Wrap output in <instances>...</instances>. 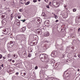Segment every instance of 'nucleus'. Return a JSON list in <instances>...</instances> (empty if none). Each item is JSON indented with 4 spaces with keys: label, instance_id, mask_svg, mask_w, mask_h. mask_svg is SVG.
I'll use <instances>...</instances> for the list:
<instances>
[{
    "label": "nucleus",
    "instance_id": "1",
    "mask_svg": "<svg viewBox=\"0 0 80 80\" xmlns=\"http://www.w3.org/2000/svg\"><path fill=\"white\" fill-rule=\"evenodd\" d=\"M52 4L54 7H60V3L57 2L53 1L52 2Z\"/></svg>",
    "mask_w": 80,
    "mask_h": 80
},
{
    "label": "nucleus",
    "instance_id": "2",
    "mask_svg": "<svg viewBox=\"0 0 80 80\" xmlns=\"http://www.w3.org/2000/svg\"><path fill=\"white\" fill-rule=\"evenodd\" d=\"M14 45L13 42L12 41H11L10 42H8L7 44V46L9 48H12Z\"/></svg>",
    "mask_w": 80,
    "mask_h": 80
},
{
    "label": "nucleus",
    "instance_id": "3",
    "mask_svg": "<svg viewBox=\"0 0 80 80\" xmlns=\"http://www.w3.org/2000/svg\"><path fill=\"white\" fill-rule=\"evenodd\" d=\"M57 55V52L56 51H53L52 52L51 54V56L52 57H55Z\"/></svg>",
    "mask_w": 80,
    "mask_h": 80
},
{
    "label": "nucleus",
    "instance_id": "4",
    "mask_svg": "<svg viewBox=\"0 0 80 80\" xmlns=\"http://www.w3.org/2000/svg\"><path fill=\"white\" fill-rule=\"evenodd\" d=\"M46 56H47L46 54H41L39 56V58H41L42 60V59H45V58H46Z\"/></svg>",
    "mask_w": 80,
    "mask_h": 80
},
{
    "label": "nucleus",
    "instance_id": "5",
    "mask_svg": "<svg viewBox=\"0 0 80 80\" xmlns=\"http://www.w3.org/2000/svg\"><path fill=\"white\" fill-rule=\"evenodd\" d=\"M35 19L36 20V23H37L38 24L42 22V20L40 18H36Z\"/></svg>",
    "mask_w": 80,
    "mask_h": 80
},
{
    "label": "nucleus",
    "instance_id": "6",
    "mask_svg": "<svg viewBox=\"0 0 80 80\" xmlns=\"http://www.w3.org/2000/svg\"><path fill=\"white\" fill-rule=\"evenodd\" d=\"M8 31H7L6 29H4L2 31V33L3 34H4V35H8Z\"/></svg>",
    "mask_w": 80,
    "mask_h": 80
},
{
    "label": "nucleus",
    "instance_id": "7",
    "mask_svg": "<svg viewBox=\"0 0 80 80\" xmlns=\"http://www.w3.org/2000/svg\"><path fill=\"white\" fill-rule=\"evenodd\" d=\"M44 24L46 26H47V27L50 26V23H49V21L48 20H46L44 22Z\"/></svg>",
    "mask_w": 80,
    "mask_h": 80
},
{
    "label": "nucleus",
    "instance_id": "8",
    "mask_svg": "<svg viewBox=\"0 0 80 80\" xmlns=\"http://www.w3.org/2000/svg\"><path fill=\"white\" fill-rule=\"evenodd\" d=\"M7 23V20H3L2 22V25H6V23Z\"/></svg>",
    "mask_w": 80,
    "mask_h": 80
},
{
    "label": "nucleus",
    "instance_id": "9",
    "mask_svg": "<svg viewBox=\"0 0 80 80\" xmlns=\"http://www.w3.org/2000/svg\"><path fill=\"white\" fill-rule=\"evenodd\" d=\"M36 32L38 33H42V30L40 29H38L36 30Z\"/></svg>",
    "mask_w": 80,
    "mask_h": 80
},
{
    "label": "nucleus",
    "instance_id": "10",
    "mask_svg": "<svg viewBox=\"0 0 80 80\" xmlns=\"http://www.w3.org/2000/svg\"><path fill=\"white\" fill-rule=\"evenodd\" d=\"M50 35V34L48 32H45L44 35V37H48V36H49V35Z\"/></svg>",
    "mask_w": 80,
    "mask_h": 80
},
{
    "label": "nucleus",
    "instance_id": "11",
    "mask_svg": "<svg viewBox=\"0 0 80 80\" xmlns=\"http://www.w3.org/2000/svg\"><path fill=\"white\" fill-rule=\"evenodd\" d=\"M2 17L3 18H7V14L3 13L2 14Z\"/></svg>",
    "mask_w": 80,
    "mask_h": 80
},
{
    "label": "nucleus",
    "instance_id": "12",
    "mask_svg": "<svg viewBox=\"0 0 80 80\" xmlns=\"http://www.w3.org/2000/svg\"><path fill=\"white\" fill-rule=\"evenodd\" d=\"M44 60L46 62H49V59L47 58H45V59H44Z\"/></svg>",
    "mask_w": 80,
    "mask_h": 80
},
{
    "label": "nucleus",
    "instance_id": "13",
    "mask_svg": "<svg viewBox=\"0 0 80 80\" xmlns=\"http://www.w3.org/2000/svg\"><path fill=\"white\" fill-rule=\"evenodd\" d=\"M25 0H21L20 1V3H22V4H24L25 3Z\"/></svg>",
    "mask_w": 80,
    "mask_h": 80
},
{
    "label": "nucleus",
    "instance_id": "14",
    "mask_svg": "<svg viewBox=\"0 0 80 80\" xmlns=\"http://www.w3.org/2000/svg\"><path fill=\"white\" fill-rule=\"evenodd\" d=\"M26 30V28L25 27H24L22 28L21 29V31L22 32H25Z\"/></svg>",
    "mask_w": 80,
    "mask_h": 80
},
{
    "label": "nucleus",
    "instance_id": "15",
    "mask_svg": "<svg viewBox=\"0 0 80 80\" xmlns=\"http://www.w3.org/2000/svg\"><path fill=\"white\" fill-rule=\"evenodd\" d=\"M17 21H16V23L17 25H19L20 24V21H18V20H17Z\"/></svg>",
    "mask_w": 80,
    "mask_h": 80
},
{
    "label": "nucleus",
    "instance_id": "16",
    "mask_svg": "<svg viewBox=\"0 0 80 80\" xmlns=\"http://www.w3.org/2000/svg\"><path fill=\"white\" fill-rule=\"evenodd\" d=\"M7 55H5L4 56H3L2 57V60H5V59H7Z\"/></svg>",
    "mask_w": 80,
    "mask_h": 80
},
{
    "label": "nucleus",
    "instance_id": "17",
    "mask_svg": "<svg viewBox=\"0 0 80 80\" xmlns=\"http://www.w3.org/2000/svg\"><path fill=\"white\" fill-rule=\"evenodd\" d=\"M23 57L24 58L27 57V53H26V52H24V54H23Z\"/></svg>",
    "mask_w": 80,
    "mask_h": 80
},
{
    "label": "nucleus",
    "instance_id": "18",
    "mask_svg": "<svg viewBox=\"0 0 80 80\" xmlns=\"http://www.w3.org/2000/svg\"><path fill=\"white\" fill-rule=\"evenodd\" d=\"M20 37L21 38H25V35L24 34H21L20 35Z\"/></svg>",
    "mask_w": 80,
    "mask_h": 80
},
{
    "label": "nucleus",
    "instance_id": "19",
    "mask_svg": "<svg viewBox=\"0 0 80 80\" xmlns=\"http://www.w3.org/2000/svg\"><path fill=\"white\" fill-rule=\"evenodd\" d=\"M13 58H17V56H16L15 54L13 55Z\"/></svg>",
    "mask_w": 80,
    "mask_h": 80
},
{
    "label": "nucleus",
    "instance_id": "20",
    "mask_svg": "<svg viewBox=\"0 0 80 80\" xmlns=\"http://www.w3.org/2000/svg\"><path fill=\"white\" fill-rule=\"evenodd\" d=\"M7 11H8V12H11V10L10 9V8H7Z\"/></svg>",
    "mask_w": 80,
    "mask_h": 80
},
{
    "label": "nucleus",
    "instance_id": "21",
    "mask_svg": "<svg viewBox=\"0 0 80 80\" xmlns=\"http://www.w3.org/2000/svg\"><path fill=\"white\" fill-rule=\"evenodd\" d=\"M54 15L55 16V18L56 19H57V18H58V16H57L55 14H54Z\"/></svg>",
    "mask_w": 80,
    "mask_h": 80
},
{
    "label": "nucleus",
    "instance_id": "22",
    "mask_svg": "<svg viewBox=\"0 0 80 80\" xmlns=\"http://www.w3.org/2000/svg\"><path fill=\"white\" fill-rule=\"evenodd\" d=\"M53 78H48V80H52Z\"/></svg>",
    "mask_w": 80,
    "mask_h": 80
},
{
    "label": "nucleus",
    "instance_id": "23",
    "mask_svg": "<svg viewBox=\"0 0 80 80\" xmlns=\"http://www.w3.org/2000/svg\"><path fill=\"white\" fill-rule=\"evenodd\" d=\"M29 3H30V2L28 1L27 2L25 3V5H28L29 4Z\"/></svg>",
    "mask_w": 80,
    "mask_h": 80
},
{
    "label": "nucleus",
    "instance_id": "24",
    "mask_svg": "<svg viewBox=\"0 0 80 80\" xmlns=\"http://www.w3.org/2000/svg\"><path fill=\"white\" fill-rule=\"evenodd\" d=\"M20 21H22V22H25L26 21V20H25V19H24L23 20H20Z\"/></svg>",
    "mask_w": 80,
    "mask_h": 80
},
{
    "label": "nucleus",
    "instance_id": "25",
    "mask_svg": "<svg viewBox=\"0 0 80 80\" xmlns=\"http://www.w3.org/2000/svg\"><path fill=\"white\" fill-rule=\"evenodd\" d=\"M76 11H77V9L75 8H74L73 9V12H76Z\"/></svg>",
    "mask_w": 80,
    "mask_h": 80
},
{
    "label": "nucleus",
    "instance_id": "26",
    "mask_svg": "<svg viewBox=\"0 0 80 80\" xmlns=\"http://www.w3.org/2000/svg\"><path fill=\"white\" fill-rule=\"evenodd\" d=\"M78 22H80V16L79 17H78Z\"/></svg>",
    "mask_w": 80,
    "mask_h": 80
},
{
    "label": "nucleus",
    "instance_id": "27",
    "mask_svg": "<svg viewBox=\"0 0 80 80\" xmlns=\"http://www.w3.org/2000/svg\"><path fill=\"white\" fill-rule=\"evenodd\" d=\"M17 66H18V67H20V64L19 63H18L17 64Z\"/></svg>",
    "mask_w": 80,
    "mask_h": 80
},
{
    "label": "nucleus",
    "instance_id": "28",
    "mask_svg": "<svg viewBox=\"0 0 80 80\" xmlns=\"http://www.w3.org/2000/svg\"><path fill=\"white\" fill-rule=\"evenodd\" d=\"M2 57V54H0V59H1Z\"/></svg>",
    "mask_w": 80,
    "mask_h": 80
},
{
    "label": "nucleus",
    "instance_id": "29",
    "mask_svg": "<svg viewBox=\"0 0 80 80\" xmlns=\"http://www.w3.org/2000/svg\"><path fill=\"white\" fill-rule=\"evenodd\" d=\"M37 2V0H33V2H34V3H35L36 2Z\"/></svg>",
    "mask_w": 80,
    "mask_h": 80
},
{
    "label": "nucleus",
    "instance_id": "30",
    "mask_svg": "<svg viewBox=\"0 0 80 80\" xmlns=\"http://www.w3.org/2000/svg\"><path fill=\"white\" fill-rule=\"evenodd\" d=\"M35 70H37V69H38V67H37V66H36V67H35Z\"/></svg>",
    "mask_w": 80,
    "mask_h": 80
},
{
    "label": "nucleus",
    "instance_id": "31",
    "mask_svg": "<svg viewBox=\"0 0 80 80\" xmlns=\"http://www.w3.org/2000/svg\"><path fill=\"white\" fill-rule=\"evenodd\" d=\"M45 13H42V16H43V17H44V16H45Z\"/></svg>",
    "mask_w": 80,
    "mask_h": 80
},
{
    "label": "nucleus",
    "instance_id": "32",
    "mask_svg": "<svg viewBox=\"0 0 80 80\" xmlns=\"http://www.w3.org/2000/svg\"><path fill=\"white\" fill-rule=\"evenodd\" d=\"M15 74L16 75H18V74H19V72H16Z\"/></svg>",
    "mask_w": 80,
    "mask_h": 80
},
{
    "label": "nucleus",
    "instance_id": "33",
    "mask_svg": "<svg viewBox=\"0 0 80 80\" xmlns=\"http://www.w3.org/2000/svg\"><path fill=\"white\" fill-rule=\"evenodd\" d=\"M8 58H10V54H9L8 56Z\"/></svg>",
    "mask_w": 80,
    "mask_h": 80
},
{
    "label": "nucleus",
    "instance_id": "34",
    "mask_svg": "<svg viewBox=\"0 0 80 80\" xmlns=\"http://www.w3.org/2000/svg\"><path fill=\"white\" fill-rule=\"evenodd\" d=\"M57 80V78H53L52 79V80Z\"/></svg>",
    "mask_w": 80,
    "mask_h": 80
},
{
    "label": "nucleus",
    "instance_id": "35",
    "mask_svg": "<svg viewBox=\"0 0 80 80\" xmlns=\"http://www.w3.org/2000/svg\"><path fill=\"white\" fill-rule=\"evenodd\" d=\"M0 66H1V67H2V68H3V64H2V65H1Z\"/></svg>",
    "mask_w": 80,
    "mask_h": 80
},
{
    "label": "nucleus",
    "instance_id": "36",
    "mask_svg": "<svg viewBox=\"0 0 80 80\" xmlns=\"http://www.w3.org/2000/svg\"><path fill=\"white\" fill-rule=\"evenodd\" d=\"M67 71H66L64 72L63 73L64 76H65V72H67Z\"/></svg>",
    "mask_w": 80,
    "mask_h": 80
},
{
    "label": "nucleus",
    "instance_id": "37",
    "mask_svg": "<svg viewBox=\"0 0 80 80\" xmlns=\"http://www.w3.org/2000/svg\"><path fill=\"white\" fill-rule=\"evenodd\" d=\"M26 72H24L23 73V75L25 76V75H26Z\"/></svg>",
    "mask_w": 80,
    "mask_h": 80
},
{
    "label": "nucleus",
    "instance_id": "38",
    "mask_svg": "<svg viewBox=\"0 0 80 80\" xmlns=\"http://www.w3.org/2000/svg\"><path fill=\"white\" fill-rule=\"evenodd\" d=\"M21 75L22 76V77L24 76L23 75V73H22V72H21Z\"/></svg>",
    "mask_w": 80,
    "mask_h": 80
},
{
    "label": "nucleus",
    "instance_id": "39",
    "mask_svg": "<svg viewBox=\"0 0 80 80\" xmlns=\"http://www.w3.org/2000/svg\"><path fill=\"white\" fill-rule=\"evenodd\" d=\"M46 7L48 8H50V7H49V6L48 5Z\"/></svg>",
    "mask_w": 80,
    "mask_h": 80
},
{
    "label": "nucleus",
    "instance_id": "40",
    "mask_svg": "<svg viewBox=\"0 0 80 80\" xmlns=\"http://www.w3.org/2000/svg\"><path fill=\"white\" fill-rule=\"evenodd\" d=\"M8 62H11V61H12V59H8Z\"/></svg>",
    "mask_w": 80,
    "mask_h": 80
},
{
    "label": "nucleus",
    "instance_id": "41",
    "mask_svg": "<svg viewBox=\"0 0 80 80\" xmlns=\"http://www.w3.org/2000/svg\"><path fill=\"white\" fill-rule=\"evenodd\" d=\"M29 52H32V50H29Z\"/></svg>",
    "mask_w": 80,
    "mask_h": 80
},
{
    "label": "nucleus",
    "instance_id": "42",
    "mask_svg": "<svg viewBox=\"0 0 80 80\" xmlns=\"http://www.w3.org/2000/svg\"><path fill=\"white\" fill-rule=\"evenodd\" d=\"M31 54L30 55V54H29V55H28V57H31Z\"/></svg>",
    "mask_w": 80,
    "mask_h": 80
},
{
    "label": "nucleus",
    "instance_id": "43",
    "mask_svg": "<svg viewBox=\"0 0 80 80\" xmlns=\"http://www.w3.org/2000/svg\"><path fill=\"white\" fill-rule=\"evenodd\" d=\"M58 22V20H56L55 22L56 23H57V22Z\"/></svg>",
    "mask_w": 80,
    "mask_h": 80
},
{
    "label": "nucleus",
    "instance_id": "44",
    "mask_svg": "<svg viewBox=\"0 0 80 80\" xmlns=\"http://www.w3.org/2000/svg\"><path fill=\"white\" fill-rule=\"evenodd\" d=\"M11 20H12V19L13 17L12 16H11Z\"/></svg>",
    "mask_w": 80,
    "mask_h": 80
},
{
    "label": "nucleus",
    "instance_id": "45",
    "mask_svg": "<svg viewBox=\"0 0 80 80\" xmlns=\"http://www.w3.org/2000/svg\"><path fill=\"white\" fill-rule=\"evenodd\" d=\"M18 18H19V19L21 18V17L20 16H18Z\"/></svg>",
    "mask_w": 80,
    "mask_h": 80
},
{
    "label": "nucleus",
    "instance_id": "46",
    "mask_svg": "<svg viewBox=\"0 0 80 80\" xmlns=\"http://www.w3.org/2000/svg\"><path fill=\"white\" fill-rule=\"evenodd\" d=\"M78 57H79V58H80V54H78Z\"/></svg>",
    "mask_w": 80,
    "mask_h": 80
},
{
    "label": "nucleus",
    "instance_id": "47",
    "mask_svg": "<svg viewBox=\"0 0 80 80\" xmlns=\"http://www.w3.org/2000/svg\"><path fill=\"white\" fill-rule=\"evenodd\" d=\"M45 1L46 2V3H47V2H48V0H45Z\"/></svg>",
    "mask_w": 80,
    "mask_h": 80
},
{
    "label": "nucleus",
    "instance_id": "48",
    "mask_svg": "<svg viewBox=\"0 0 80 80\" xmlns=\"http://www.w3.org/2000/svg\"><path fill=\"white\" fill-rule=\"evenodd\" d=\"M19 12H22V9H20L19 10Z\"/></svg>",
    "mask_w": 80,
    "mask_h": 80
},
{
    "label": "nucleus",
    "instance_id": "49",
    "mask_svg": "<svg viewBox=\"0 0 80 80\" xmlns=\"http://www.w3.org/2000/svg\"><path fill=\"white\" fill-rule=\"evenodd\" d=\"M12 63H14V62H15V60H12Z\"/></svg>",
    "mask_w": 80,
    "mask_h": 80
},
{
    "label": "nucleus",
    "instance_id": "50",
    "mask_svg": "<svg viewBox=\"0 0 80 80\" xmlns=\"http://www.w3.org/2000/svg\"><path fill=\"white\" fill-rule=\"evenodd\" d=\"M52 3V2H50L49 3V5H50Z\"/></svg>",
    "mask_w": 80,
    "mask_h": 80
},
{
    "label": "nucleus",
    "instance_id": "51",
    "mask_svg": "<svg viewBox=\"0 0 80 80\" xmlns=\"http://www.w3.org/2000/svg\"><path fill=\"white\" fill-rule=\"evenodd\" d=\"M74 57H75V58H77V56L76 55H74Z\"/></svg>",
    "mask_w": 80,
    "mask_h": 80
},
{
    "label": "nucleus",
    "instance_id": "52",
    "mask_svg": "<svg viewBox=\"0 0 80 80\" xmlns=\"http://www.w3.org/2000/svg\"><path fill=\"white\" fill-rule=\"evenodd\" d=\"M42 73V71H41L40 72V73Z\"/></svg>",
    "mask_w": 80,
    "mask_h": 80
},
{
    "label": "nucleus",
    "instance_id": "53",
    "mask_svg": "<svg viewBox=\"0 0 80 80\" xmlns=\"http://www.w3.org/2000/svg\"><path fill=\"white\" fill-rule=\"evenodd\" d=\"M80 28H79L78 29V31H80Z\"/></svg>",
    "mask_w": 80,
    "mask_h": 80
},
{
    "label": "nucleus",
    "instance_id": "54",
    "mask_svg": "<svg viewBox=\"0 0 80 80\" xmlns=\"http://www.w3.org/2000/svg\"><path fill=\"white\" fill-rule=\"evenodd\" d=\"M79 70H80V69H78V72H79Z\"/></svg>",
    "mask_w": 80,
    "mask_h": 80
},
{
    "label": "nucleus",
    "instance_id": "55",
    "mask_svg": "<svg viewBox=\"0 0 80 80\" xmlns=\"http://www.w3.org/2000/svg\"><path fill=\"white\" fill-rule=\"evenodd\" d=\"M35 43L34 42H33V45H35Z\"/></svg>",
    "mask_w": 80,
    "mask_h": 80
},
{
    "label": "nucleus",
    "instance_id": "56",
    "mask_svg": "<svg viewBox=\"0 0 80 80\" xmlns=\"http://www.w3.org/2000/svg\"><path fill=\"white\" fill-rule=\"evenodd\" d=\"M1 69H2V68L0 66V70H1Z\"/></svg>",
    "mask_w": 80,
    "mask_h": 80
},
{
    "label": "nucleus",
    "instance_id": "57",
    "mask_svg": "<svg viewBox=\"0 0 80 80\" xmlns=\"http://www.w3.org/2000/svg\"><path fill=\"white\" fill-rule=\"evenodd\" d=\"M4 40H6V38H4Z\"/></svg>",
    "mask_w": 80,
    "mask_h": 80
},
{
    "label": "nucleus",
    "instance_id": "58",
    "mask_svg": "<svg viewBox=\"0 0 80 80\" xmlns=\"http://www.w3.org/2000/svg\"><path fill=\"white\" fill-rule=\"evenodd\" d=\"M41 1V0H38V1L39 2H40Z\"/></svg>",
    "mask_w": 80,
    "mask_h": 80
},
{
    "label": "nucleus",
    "instance_id": "59",
    "mask_svg": "<svg viewBox=\"0 0 80 80\" xmlns=\"http://www.w3.org/2000/svg\"><path fill=\"white\" fill-rule=\"evenodd\" d=\"M2 28V27H0V28Z\"/></svg>",
    "mask_w": 80,
    "mask_h": 80
},
{
    "label": "nucleus",
    "instance_id": "60",
    "mask_svg": "<svg viewBox=\"0 0 80 80\" xmlns=\"http://www.w3.org/2000/svg\"><path fill=\"white\" fill-rule=\"evenodd\" d=\"M69 73L68 72L67 73H66L67 75Z\"/></svg>",
    "mask_w": 80,
    "mask_h": 80
},
{
    "label": "nucleus",
    "instance_id": "61",
    "mask_svg": "<svg viewBox=\"0 0 80 80\" xmlns=\"http://www.w3.org/2000/svg\"><path fill=\"white\" fill-rule=\"evenodd\" d=\"M1 11L0 10V13H1Z\"/></svg>",
    "mask_w": 80,
    "mask_h": 80
},
{
    "label": "nucleus",
    "instance_id": "62",
    "mask_svg": "<svg viewBox=\"0 0 80 80\" xmlns=\"http://www.w3.org/2000/svg\"><path fill=\"white\" fill-rule=\"evenodd\" d=\"M4 1H5V0H4Z\"/></svg>",
    "mask_w": 80,
    "mask_h": 80
},
{
    "label": "nucleus",
    "instance_id": "63",
    "mask_svg": "<svg viewBox=\"0 0 80 80\" xmlns=\"http://www.w3.org/2000/svg\"><path fill=\"white\" fill-rule=\"evenodd\" d=\"M66 17H67V16H66Z\"/></svg>",
    "mask_w": 80,
    "mask_h": 80
},
{
    "label": "nucleus",
    "instance_id": "64",
    "mask_svg": "<svg viewBox=\"0 0 80 80\" xmlns=\"http://www.w3.org/2000/svg\"><path fill=\"white\" fill-rule=\"evenodd\" d=\"M11 71H10V72H11Z\"/></svg>",
    "mask_w": 80,
    "mask_h": 80
}]
</instances>
